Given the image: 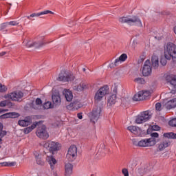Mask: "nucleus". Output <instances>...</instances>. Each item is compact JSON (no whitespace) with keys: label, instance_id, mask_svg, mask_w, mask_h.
Instances as JSON below:
<instances>
[{"label":"nucleus","instance_id":"50","mask_svg":"<svg viewBox=\"0 0 176 176\" xmlns=\"http://www.w3.org/2000/svg\"><path fill=\"white\" fill-rule=\"evenodd\" d=\"M122 174H124V176H129V170H127L126 168H123Z\"/></svg>","mask_w":176,"mask_h":176},{"label":"nucleus","instance_id":"4","mask_svg":"<svg viewBox=\"0 0 176 176\" xmlns=\"http://www.w3.org/2000/svg\"><path fill=\"white\" fill-rule=\"evenodd\" d=\"M38 124L37 130L36 131V135L41 140H47L49 138V133L47 132V128L45 124Z\"/></svg>","mask_w":176,"mask_h":176},{"label":"nucleus","instance_id":"59","mask_svg":"<svg viewBox=\"0 0 176 176\" xmlns=\"http://www.w3.org/2000/svg\"><path fill=\"white\" fill-rule=\"evenodd\" d=\"M7 111H8V109H0V113H2V112H6Z\"/></svg>","mask_w":176,"mask_h":176},{"label":"nucleus","instance_id":"27","mask_svg":"<svg viewBox=\"0 0 176 176\" xmlns=\"http://www.w3.org/2000/svg\"><path fill=\"white\" fill-rule=\"evenodd\" d=\"M138 146H140L142 148H146L147 146H151L149 142H148V139H144L139 141L138 142Z\"/></svg>","mask_w":176,"mask_h":176},{"label":"nucleus","instance_id":"18","mask_svg":"<svg viewBox=\"0 0 176 176\" xmlns=\"http://www.w3.org/2000/svg\"><path fill=\"white\" fill-rule=\"evenodd\" d=\"M41 123H43V121L34 122L30 126L25 128L24 129L25 134H30V133H31V131H32L34 129H36V126H39Z\"/></svg>","mask_w":176,"mask_h":176},{"label":"nucleus","instance_id":"33","mask_svg":"<svg viewBox=\"0 0 176 176\" xmlns=\"http://www.w3.org/2000/svg\"><path fill=\"white\" fill-rule=\"evenodd\" d=\"M2 167H13L16 166V162H2Z\"/></svg>","mask_w":176,"mask_h":176},{"label":"nucleus","instance_id":"10","mask_svg":"<svg viewBox=\"0 0 176 176\" xmlns=\"http://www.w3.org/2000/svg\"><path fill=\"white\" fill-rule=\"evenodd\" d=\"M151 118H152V116L149 114V111H143L137 116L135 123H137V124L145 123V122H148Z\"/></svg>","mask_w":176,"mask_h":176},{"label":"nucleus","instance_id":"46","mask_svg":"<svg viewBox=\"0 0 176 176\" xmlns=\"http://www.w3.org/2000/svg\"><path fill=\"white\" fill-rule=\"evenodd\" d=\"M7 24H8V25H19V23H17V21H12L10 22H7Z\"/></svg>","mask_w":176,"mask_h":176},{"label":"nucleus","instance_id":"12","mask_svg":"<svg viewBox=\"0 0 176 176\" xmlns=\"http://www.w3.org/2000/svg\"><path fill=\"white\" fill-rule=\"evenodd\" d=\"M142 74L143 76H149L152 74V66H151V60H146L143 66Z\"/></svg>","mask_w":176,"mask_h":176},{"label":"nucleus","instance_id":"14","mask_svg":"<svg viewBox=\"0 0 176 176\" xmlns=\"http://www.w3.org/2000/svg\"><path fill=\"white\" fill-rule=\"evenodd\" d=\"M23 97H24V94L21 91H14L9 94V98L12 101H19V100L23 98Z\"/></svg>","mask_w":176,"mask_h":176},{"label":"nucleus","instance_id":"16","mask_svg":"<svg viewBox=\"0 0 176 176\" xmlns=\"http://www.w3.org/2000/svg\"><path fill=\"white\" fill-rule=\"evenodd\" d=\"M52 98L54 107L61 105V96H60V94H52Z\"/></svg>","mask_w":176,"mask_h":176},{"label":"nucleus","instance_id":"64","mask_svg":"<svg viewBox=\"0 0 176 176\" xmlns=\"http://www.w3.org/2000/svg\"><path fill=\"white\" fill-rule=\"evenodd\" d=\"M55 176H58V175H55Z\"/></svg>","mask_w":176,"mask_h":176},{"label":"nucleus","instance_id":"26","mask_svg":"<svg viewBox=\"0 0 176 176\" xmlns=\"http://www.w3.org/2000/svg\"><path fill=\"white\" fill-rule=\"evenodd\" d=\"M166 108L168 109H173V108H176V98H173L168 101L166 104Z\"/></svg>","mask_w":176,"mask_h":176},{"label":"nucleus","instance_id":"34","mask_svg":"<svg viewBox=\"0 0 176 176\" xmlns=\"http://www.w3.org/2000/svg\"><path fill=\"white\" fill-rule=\"evenodd\" d=\"M87 88V85L86 84L81 82L79 84V85L77 86V90L78 91H82V90H85V89Z\"/></svg>","mask_w":176,"mask_h":176},{"label":"nucleus","instance_id":"36","mask_svg":"<svg viewBox=\"0 0 176 176\" xmlns=\"http://www.w3.org/2000/svg\"><path fill=\"white\" fill-rule=\"evenodd\" d=\"M8 116L10 118L14 119L16 118H19L20 116V114L16 112H10L8 113Z\"/></svg>","mask_w":176,"mask_h":176},{"label":"nucleus","instance_id":"8","mask_svg":"<svg viewBox=\"0 0 176 176\" xmlns=\"http://www.w3.org/2000/svg\"><path fill=\"white\" fill-rule=\"evenodd\" d=\"M57 80L58 82H72V80H75V76L71 73L61 72L58 75Z\"/></svg>","mask_w":176,"mask_h":176},{"label":"nucleus","instance_id":"56","mask_svg":"<svg viewBox=\"0 0 176 176\" xmlns=\"http://www.w3.org/2000/svg\"><path fill=\"white\" fill-rule=\"evenodd\" d=\"M77 116H78V119H83V116H82V113H78L77 114Z\"/></svg>","mask_w":176,"mask_h":176},{"label":"nucleus","instance_id":"48","mask_svg":"<svg viewBox=\"0 0 176 176\" xmlns=\"http://www.w3.org/2000/svg\"><path fill=\"white\" fill-rule=\"evenodd\" d=\"M0 119H9V113L0 116Z\"/></svg>","mask_w":176,"mask_h":176},{"label":"nucleus","instance_id":"39","mask_svg":"<svg viewBox=\"0 0 176 176\" xmlns=\"http://www.w3.org/2000/svg\"><path fill=\"white\" fill-rule=\"evenodd\" d=\"M36 163L38 166H45V161L42 160V158L37 157Z\"/></svg>","mask_w":176,"mask_h":176},{"label":"nucleus","instance_id":"19","mask_svg":"<svg viewBox=\"0 0 176 176\" xmlns=\"http://www.w3.org/2000/svg\"><path fill=\"white\" fill-rule=\"evenodd\" d=\"M63 96H65V99L69 102H71L72 101V98H74V95L72 94V91L69 89H64L63 91Z\"/></svg>","mask_w":176,"mask_h":176},{"label":"nucleus","instance_id":"57","mask_svg":"<svg viewBox=\"0 0 176 176\" xmlns=\"http://www.w3.org/2000/svg\"><path fill=\"white\" fill-rule=\"evenodd\" d=\"M144 60H145L144 57L142 58L140 57V59L138 60V64H141V63H142Z\"/></svg>","mask_w":176,"mask_h":176},{"label":"nucleus","instance_id":"20","mask_svg":"<svg viewBox=\"0 0 176 176\" xmlns=\"http://www.w3.org/2000/svg\"><path fill=\"white\" fill-rule=\"evenodd\" d=\"M49 13H50V14H54V12H53L50 10H45V11H43L41 12H38V13H33L26 17H27V19H31V17H39V16H42L43 14H49Z\"/></svg>","mask_w":176,"mask_h":176},{"label":"nucleus","instance_id":"45","mask_svg":"<svg viewBox=\"0 0 176 176\" xmlns=\"http://www.w3.org/2000/svg\"><path fill=\"white\" fill-rule=\"evenodd\" d=\"M155 109L159 111H162V104L160 102L155 104Z\"/></svg>","mask_w":176,"mask_h":176},{"label":"nucleus","instance_id":"2","mask_svg":"<svg viewBox=\"0 0 176 176\" xmlns=\"http://www.w3.org/2000/svg\"><path fill=\"white\" fill-rule=\"evenodd\" d=\"M43 148L45 149H47L50 153H52V155H55L61 149V144L57 142H53V141H47L43 144Z\"/></svg>","mask_w":176,"mask_h":176},{"label":"nucleus","instance_id":"21","mask_svg":"<svg viewBox=\"0 0 176 176\" xmlns=\"http://www.w3.org/2000/svg\"><path fill=\"white\" fill-rule=\"evenodd\" d=\"M127 130L131 131L133 134L137 136L141 135V129L134 126H128Z\"/></svg>","mask_w":176,"mask_h":176},{"label":"nucleus","instance_id":"23","mask_svg":"<svg viewBox=\"0 0 176 176\" xmlns=\"http://www.w3.org/2000/svg\"><path fill=\"white\" fill-rule=\"evenodd\" d=\"M152 66L155 69L159 67V57L156 55H153L151 58Z\"/></svg>","mask_w":176,"mask_h":176},{"label":"nucleus","instance_id":"40","mask_svg":"<svg viewBox=\"0 0 176 176\" xmlns=\"http://www.w3.org/2000/svg\"><path fill=\"white\" fill-rule=\"evenodd\" d=\"M119 63H120V60H119V58L116 59L114 63H111L110 65L111 68H115V67H118V65H119Z\"/></svg>","mask_w":176,"mask_h":176},{"label":"nucleus","instance_id":"17","mask_svg":"<svg viewBox=\"0 0 176 176\" xmlns=\"http://www.w3.org/2000/svg\"><path fill=\"white\" fill-rule=\"evenodd\" d=\"M168 146H170V141L164 140L158 144L157 152H162V151H164V149H166V148H168Z\"/></svg>","mask_w":176,"mask_h":176},{"label":"nucleus","instance_id":"3","mask_svg":"<svg viewBox=\"0 0 176 176\" xmlns=\"http://www.w3.org/2000/svg\"><path fill=\"white\" fill-rule=\"evenodd\" d=\"M120 23L122 24L126 23L129 25H133V24H135L138 27H142V22H141V19L137 16H133L132 18H129V16H122L119 19Z\"/></svg>","mask_w":176,"mask_h":176},{"label":"nucleus","instance_id":"41","mask_svg":"<svg viewBox=\"0 0 176 176\" xmlns=\"http://www.w3.org/2000/svg\"><path fill=\"white\" fill-rule=\"evenodd\" d=\"M169 126L171 127H176V118H173L168 122Z\"/></svg>","mask_w":176,"mask_h":176},{"label":"nucleus","instance_id":"22","mask_svg":"<svg viewBox=\"0 0 176 176\" xmlns=\"http://www.w3.org/2000/svg\"><path fill=\"white\" fill-rule=\"evenodd\" d=\"M72 168H74V166L71 164L69 163L66 164L65 165V175L70 176L71 174H72Z\"/></svg>","mask_w":176,"mask_h":176},{"label":"nucleus","instance_id":"52","mask_svg":"<svg viewBox=\"0 0 176 176\" xmlns=\"http://www.w3.org/2000/svg\"><path fill=\"white\" fill-rule=\"evenodd\" d=\"M8 25H9L8 24V22L7 23H4L1 25V30H5V28H6V27H8Z\"/></svg>","mask_w":176,"mask_h":176},{"label":"nucleus","instance_id":"47","mask_svg":"<svg viewBox=\"0 0 176 176\" xmlns=\"http://www.w3.org/2000/svg\"><path fill=\"white\" fill-rule=\"evenodd\" d=\"M151 129L153 131H157L160 130V126H159V125H153V126H151Z\"/></svg>","mask_w":176,"mask_h":176},{"label":"nucleus","instance_id":"13","mask_svg":"<svg viewBox=\"0 0 176 176\" xmlns=\"http://www.w3.org/2000/svg\"><path fill=\"white\" fill-rule=\"evenodd\" d=\"M166 80L167 83H170L173 86V89L171 90L172 94H175L176 93V76L174 75H167L166 76Z\"/></svg>","mask_w":176,"mask_h":176},{"label":"nucleus","instance_id":"28","mask_svg":"<svg viewBox=\"0 0 176 176\" xmlns=\"http://www.w3.org/2000/svg\"><path fill=\"white\" fill-rule=\"evenodd\" d=\"M3 130V124L2 123H0V144H2V138L6 135V131H2Z\"/></svg>","mask_w":176,"mask_h":176},{"label":"nucleus","instance_id":"1","mask_svg":"<svg viewBox=\"0 0 176 176\" xmlns=\"http://www.w3.org/2000/svg\"><path fill=\"white\" fill-rule=\"evenodd\" d=\"M164 56L167 60H173V63H176V45L174 43L168 42L166 44Z\"/></svg>","mask_w":176,"mask_h":176},{"label":"nucleus","instance_id":"25","mask_svg":"<svg viewBox=\"0 0 176 176\" xmlns=\"http://www.w3.org/2000/svg\"><path fill=\"white\" fill-rule=\"evenodd\" d=\"M69 107L70 108H73L74 109H79V108H82V104H80V102L76 100L71 102Z\"/></svg>","mask_w":176,"mask_h":176},{"label":"nucleus","instance_id":"63","mask_svg":"<svg viewBox=\"0 0 176 176\" xmlns=\"http://www.w3.org/2000/svg\"><path fill=\"white\" fill-rule=\"evenodd\" d=\"M0 31H2V28L0 27Z\"/></svg>","mask_w":176,"mask_h":176},{"label":"nucleus","instance_id":"62","mask_svg":"<svg viewBox=\"0 0 176 176\" xmlns=\"http://www.w3.org/2000/svg\"><path fill=\"white\" fill-rule=\"evenodd\" d=\"M82 71H83V72H85L86 71V69H85V68H83V69H82Z\"/></svg>","mask_w":176,"mask_h":176},{"label":"nucleus","instance_id":"51","mask_svg":"<svg viewBox=\"0 0 176 176\" xmlns=\"http://www.w3.org/2000/svg\"><path fill=\"white\" fill-rule=\"evenodd\" d=\"M42 104V100L41 98H37L36 100V104L41 105Z\"/></svg>","mask_w":176,"mask_h":176},{"label":"nucleus","instance_id":"42","mask_svg":"<svg viewBox=\"0 0 176 176\" xmlns=\"http://www.w3.org/2000/svg\"><path fill=\"white\" fill-rule=\"evenodd\" d=\"M118 59L120 60V61H126V60H127V54H121V56L118 58Z\"/></svg>","mask_w":176,"mask_h":176},{"label":"nucleus","instance_id":"37","mask_svg":"<svg viewBox=\"0 0 176 176\" xmlns=\"http://www.w3.org/2000/svg\"><path fill=\"white\" fill-rule=\"evenodd\" d=\"M167 58L164 57H161L160 63L162 67H164L167 65Z\"/></svg>","mask_w":176,"mask_h":176},{"label":"nucleus","instance_id":"29","mask_svg":"<svg viewBox=\"0 0 176 176\" xmlns=\"http://www.w3.org/2000/svg\"><path fill=\"white\" fill-rule=\"evenodd\" d=\"M108 104L109 105H113V104L116 103V94H113L109 96L108 100H107Z\"/></svg>","mask_w":176,"mask_h":176},{"label":"nucleus","instance_id":"11","mask_svg":"<svg viewBox=\"0 0 176 176\" xmlns=\"http://www.w3.org/2000/svg\"><path fill=\"white\" fill-rule=\"evenodd\" d=\"M150 96L151 91H139L138 94L134 95L133 100V101H144V100H146Z\"/></svg>","mask_w":176,"mask_h":176},{"label":"nucleus","instance_id":"49","mask_svg":"<svg viewBox=\"0 0 176 176\" xmlns=\"http://www.w3.org/2000/svg\"><path fill=\"white\" fill-rule=\"evenodd\" d=\"M151 137H153L154 138H159V133L153 132L151 134Z\"/></svg>","mask_w":176,"mask_h":176},{"label":"nucleus","instance_id":"54","mask_svg":"<svg viewBox=\"0 0 176 176\" xmlns=\"http://www.w3.org/2000/svg\"><path fill=\"white\" fill-rule=\"evenodd\" d=\"M162 14H164V16H170V13L168 11H164L162 12Z\"/></svg>","mask_w":176,"mask_h":176},{"label":"nucleus","instance_id":"31","mask_svg":"<svg viewBox=\"0 0 176 176\" xmlns=\"http://www.w3.org/2000/svg\"><path fill=\"white\" fill-rule=\"evenodd\" d=\"M31 123V122H30V120H20L18 122V124H19V126H21L22 127H27V126H29V124Z\"/></svg>","mask_w":176,"mask_h":176},{"label":"nucleus","instance_id":"38","mask_svg":"<svg viewBox=\"0 0 176 176\" xmlns=\"http://www.w3.org/2000/svg\"><path fill=\"white\" fill-rule=\"evenodd\" d=\"M134 81L140 85H144L145 83V80L142 78H135Z\"/></svg>","mask_w":176,"mask_h":176},{"label":"nucleus","instance_id":"15","mask_svg":"<svg viewBox=\"0 0 176 176\" xmlns=\"http://www.w3.org/2000/svg\"><path fill=\"white\" fill-rule=\"evenodd\" d=\"M46 43L43 41V40L35 41L32 43L30 41L26 43V47H36V49H39V47H42Z\"/></svg>","mask_w":176,"mask_h":176},{"label":"nucleus","instance_id":"53","mask_svg":"<svg viewBox=\"0 0 176 176\" xmlns=\"http://www.w3.org/2000/svg\"><path fill=\"white\" fill-rule=\"evenodd\" d=\"M6 105H7L6 100H3V101L0 102V107H3Z\"/></svg>","mask_w":176,"mask_h":176},{"label":"nucleus","instance_id":"24","mask_svg":"<svg viewBox=\"0 0 176 176\" xmlns=\"http://www.w3.org/2000/svg\"><path fill=\"white\" fill-rule=\"evenodd\" d=\"M47 161L48 162L49 164L51 166L52 170H54V164L57 163V160H56V158L53 157V155L47 157Z\"/></svg>","mask_w":176,"mask_h":176},{"label":"nucleus","instance_id":"61","mask_svg":"<svg viewBox=\"0 0 176 176\" xmlns=\"http://www.w3.org/2000/svg\"><path fill=\"white\" fill-rule=\"evenodd\" d=\"M113 93H116H116H118V88L117 87H115L113 89Z\"/></svg>","mask_w":176,"mask_h":176},{"label":"nucleus","instance_id":"58","mask_svg":"<svg viewBox=\"0 0 176 176\" xmlns=\"http://www.w3.org/2000/svg\"><path fill=\"white\" fill-rule=\"evenodd\" d=\"M133 145H137L138 146V142L135 140V139H133Z\"/></svg>","mask_w":176,"mask_h":176},{"label":"nucleus","instance_id":"30","mask_svg":"<svg viewBox=\"0 0 176 176\" xmlns=\"http://www.w3.org/2000/svg\"><path fill=\"white\" fill-rule=\"evenodd\" d=\"M147 141L148 142V144L150 146H153L154 145H156V143L159 142L156 138L151 137L148 139H147Z\"/></svg>","mask_w":176,"mask_h":176},{"label":"nucleus","instance_id":"44","mask_svg":"<svg viewBox=\"0 0 176 176\" xmlns=\"http://www.w3.org/2000/svg\"><path fill=\"white\" fill-rule=\"evenodd\" d=\"M8 90V88L5 87V85H2V84L0 83V93H4V91H6Z\"/></svg>","mask_w":176,"mask_h":176},{"label":"nucleus","instance_id":"43","mask_svg":"<svg viewBox=\"0 0 176 176\" xmlns=\"http://www.w3.org/2000/svg\"><path fill=\"white\" fill-rule=\"evenodd\" d=\"M100 148L98 150L99 153H105V144H100Z\"/></svg>","mask_w":176,"mask_h":176},{"label":"nucleus","instance_id":"32","mask_svg":"<svg viewBox=\"0 0 176 176\" xmlns=\"http://www.w3.org/2000/svg\"><path fill=\"white\" fill-rule=\"evenodd\" d=\"M164 137H165V138H172L173 140H175L176 139V133H174L173 132L165 133H164Z\"/></svg>","mask_w":176,"mask_h":176},{"label":"nucleus","instance_id":"9","mask_svg":"<svg viewBox=\"0 0 176 176\" xmlns=\"http://www.w3.org/2000/svg\"><path fill=\"white\" fill-rule=\"evenodd\" d=\"M151 118H152V116L149 114V111H143L137 116L135 123H137V124L145 123V122H148Z\"/></svg>","mask_w":176,"mask_h":176},{"label":"nucleus","instance_id":"35","mask_svg":"<svg viewBox=\"0 0 176 176\" xmlns=\"http://www.w3.org/2000/svg\"><path fill=\"white\" fill-rule=\"evenodd\" d=\"M54 105L52 104V102H45L43 104V108L45 109H50V108H54Z\"/></svg>","mask_w":176,"mask_h":176},{"label":"nucleus","instance_id":"6","mask_svg":"<svg viewBox=\"0 0 176 176\" xmlns=\"http://www.w3.org/2000/svg\"><path fill=\"white\" fill-rule=\"evenodd\" d=\"M101 107L94 106L92 111L89 113L91 122L96 123L101 116Z\"/></svg>","mask_w":176,"mask_h":176},{"label":"nucleus","instance_id":"60","mask_svg":"<svg viewBox=\"0 0 176 176\" xmlns=\"http://www.w3.org/2000/svg\"><path fill=\"white\" fill-rule=\"evenodd\" d=\"M5 54H6V52H2L0 53L1 56H5Z\"/></svg>","mask_w":176,"mask_h":176},{"label":"nucleus","instance_id":"7","mask_svg":"<svg viewBox=\"0 0 176 176\" xmlns=\"http://www.w3.org/2000/svg\"><path fill=\"white\" fill-rule=\"evenodd\" d=\"M78 156V148L76 146L72 145L68 149L67 154L66 155V159L68 162H74Z\"/></svg>","mask_w":176,"mask_h":176},{"label":"nucleus","instance_id":"55","mask_svg":"<svg viewBox=\"0 0 176 176\" xmlns=\"http://www.w3.org/2000/svg\"><path fill=\"white\" fill-rule=\"evenodd\" d=\"M152 131H153L152 128H148L147 129V134H152Z\"/></svg>","mask_w":176,"mask_h":176},{"label":"nucleus","instance_id":"5","mask_svg":"<svg viewBox=\"0 0 176 176\" xmlns=\"http://www.w3.org/2000/svg\"><path fill=\"white\" fill-rule=\"evenodd\" d=\"M109 94V87L107 85H105L100 89H99L95 94L94 100L95 102H100L102 98L107 94Z\"/></svg>","mask_w":176,"mask_h":176}]
</instances>
